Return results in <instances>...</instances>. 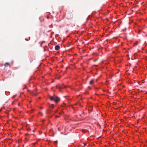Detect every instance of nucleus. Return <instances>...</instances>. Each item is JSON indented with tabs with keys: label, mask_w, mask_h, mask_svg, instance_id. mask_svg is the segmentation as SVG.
I'll use <instances>...</instances> for the list:
<instances>
[{
	"label": "nucleus",
	"mask_w": 147,
	"mask_h": 147,
	"mask_svg": "<svg viewBox=\"0 0 147 147\" xmlns=\"http://www.w3.org/2000/svg\"><path fill=\"white\" fill-rule=\"evenodd\" d=\"M10 65V63H9L7 62L6 63L4 64V66L5 67H7L8 66H9Z\"/></svg>",
	"instance_id": "nucleus-4"
},
{
	"label": "nucleus",
	"mask_w": 147,
	"mask_h": 147,
	"mask_svg": "<svg viewBox=\"0 0 147 147\" xmlns=\"http://www.w3.org/2000/svg\"><path fill=\"white\" fill-rule=\"evenodd\" d=\"M49 107L53 109L54 107V105L53 104H52L50 105Z\"/></svg>",
	"instance_id": "nucleus-5"
},
{
	"label": "nucleus",
	"mask_w": 147,
	"mask_h": 147,
	"mask_svg": "<svg viewBox=\"0 0 147 147\" xmlns=\"http://www.w3.org/2000/svg\"><path fill=\"white\" fill-rule=\"evenodd\" d=\"M60 48V47L59 45H56L55 47V49L56 50H59Z\"/></svg>",
	"instance_id": "nucleus-3"
},
{
	"label": "nucleus",
	"mask_w": 147,
	"mask_h": 147,
	"mask_svg": "<svg viewBox=\"0 0 147 147\" xmlns=\"http://www.w3.org/2000/svg\"><path fill=\"white\" fill-rule=\"evenodd\" d=\"M56 117H59V116H56Z\"/></svg>",
	"instance_id": "nucleus-9"
},
{
	"label": "nucleus",
	"mask_w": 147,
	"mask_h": 147,
	"mask_svg": "<svg viewBox=\"0 0 147 147\" xmlns=\"http://www.w3.org/2000/svg\"><path fill=\"white\" fill-rule=\"evenodd\" d=\"M93 83V81L92 80L90 81V84H92Z\"/></svg>",
	"instance_id": "nucleus-6"
},
{
	"label": "nucleus",
	"mask_w": 147,
	"mask_h": 147,
	"mask_svg": "<svg viewBox=\"0 0 147 147\" xmlns=\"http://www.w3.org/2000/svg\"><path fill=\"white\" fill-rule=\"evenodd\" d=\"M50 100H53L56 103L58 102L60 100V98L57 96H51L50 97Z\"/></svg>",
	"instance_id": "nucleus-1"
},
{
	"label": "nucleus",
	"mask_w": 147,
	"mask_h": 147,
	"mask_svg": "<svg viewBox=\"0 0 147 147\" xmlns=\"http://www.w3.org/2000/svg\"><path fill=\"white\" fill-rule=\"evenodd\" d=\"M57 141H55L54 142V143L55 144H57Z\"/></svg>",
	"instance_id": "nucleus-8"
},
{
	"label": "nucleus",
	"mask_w": 147,
	"mask_h": 147,
	"mask_svg": "<svg viewBox=\"0 0 147 147\" xmlns=\"http://www.w3.org/2000/svg\"><path fill=\"white\" fill-rule=\"evenodd\" d=\"M73 16V15L72 13L70 12L68 14L67 18L68 19L71 20Z\"/></svg>",
	"instance_id": "nucleus-2"
},
{
	"label": "nucleus",
	"mask_w": 147,
	"mask_h": 147,
	"mask_svg": "<svg viewBox=\"0 0 147 147\" xmlns=\"http://www.w3.org/2000/svg\"><path fill=\"white\" fill-rule=\"evenodd\" d=\"M57 112V111H55V112Z\"/></svg>",
	"instance_id": "nucleus-10"
},
{
	"label": "nucleus",
	"mask_w": 147,
	"mask_h": 147,
	"mask_svg": "<svg viewBox=\"0 0 147 147\" xmlns=\"http://www.w3.org/2000/svg\"><path fill=\"white\" fill-rule=\"evenodd\" d=\"M138 42H136L134 43V45L136 46L138 45Z\"/></svg>",
	"instance_id": "nucleus-7"
}]
</instances>
